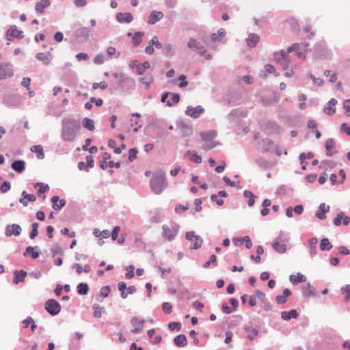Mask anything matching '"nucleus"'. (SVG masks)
<instances>
[{"mask_svg": "<svg viewBox=\"0 0 350 350\" xmlns=\"http://www.w3.org/2000/svg\"><path fill=\"white\" fill-rule=\"evenodd\" d=\"M167 184L165 173L162 170L156 172L150 180V189L156 194H161Z\"/></svg>", "mask_w": 350, "mask_h": 350, "instance_id": "f257e3e1", "label": "nucleus"}, {"mask_svg": "<svg viewBox=\"0 0 350 350\" xmlns=\"http://www.w3.org/2000/svg\"><path fill=\"white\" fill-rule=\"evenodd\" d=\"M80 125L74 120H67L64 122V126L62 132V137L64 141L72 142L77 132L79 130Z\"/></svg>", "mask_w": 350, "mask_h": 350, "instance_id": "f03ea898", "label": "nucleus"}, {"mask_svg": "<svg viewBox=\"0 0 350 350\" xmlns=\"http://www.w3.org/2000/svg\"><path fill=\"white\" fill-rule=\"evenodd\" d=\"M216 132L215 131H209V132H205V133H201L200 135L202 139V142H204V144L202 147V149L205 150H209L215 146H217V143L215 142V138L216 137Z\"/></svg>", "mask_w": 350, "mask_h": 350, "instance_id": "7ed1b4c3", "label": "nucleus"}, {"mask_svg": "<svg viewBox=\"0 0 350 350\" xmlns=\"http://www.w3.org/2000/svg\"><path fill=\"white\" fill-rule=\"evenodd\" d=\"M162 229V237L167 241H172L175 239L178 232V226L174 223H171L170 225H163Z\"/></svg>", "mask_w": 350, "mask_h": 350, "instance_id": "20e7f679", "label": "nucleus"}, {"mask_svg": "<svg viewBox=\"0 0 350 350\" xmlns=\"http://www.w3.org/2000/svg\"><path fill=\"white\" fill-rule=\"evenodd\" d=\"M46 310L52 316L58 314L61 311V306L57 301L53 299H49L45 303Z\"/></svg>", "mask_w": 350, "mask_h": 350, "instance_id": "39448f33", "label": "nucleus"}, {"mask_svg": "<svg viewBox=\"0 0 350 350\" xmlns=\"http://www.w3.org/2000/svg\"><path fill=\"white\" fill-rule=\"evenodd\" d=\"M185 237L187 240L193 243V246L191 247V249L198 250L202 246L203 240L200 236L196 235L195 232H187Z\"/></svg>", "mask_w": 350, "mask_h": 350, "instance_id": "423d86ee", "label": "nucleus"}, {"mask_svg": "<svg viewBox=\"0 0 350 350\" xmlns=\"http://www.w3.org/2000/svg\"><path fill=\"white\" fill-rule=\"evenodd\" d=\"M187 46L190 49H198L199 51L200 55L204 56L206 59L209 60L212 59L211 55H205L206 52V50L202 46H200V43L196 39L190 38L187 43Z\"/></svg>", "mask_w": 350, "mask_h": 350, "instance_id": "0eeeda50", "label": "nucleus"}, {"mask_svg": "<svg viewBox=\"0 0 350 350\" xmlns=\"http://www.w3.org/2000/svg\"><path fill=\"white\" fill-rule=\"evenodd\" d=\"M274 57L284 70L287 69L289 61L285 51H281L278 53H275L274 54Z\"/></svg>", "mask_w": 350, "mask_h": 350, "instance_id": "6e6552de", "label": "nucleus"}, {"mask_svg": "<svg viewBox=\"0 0 350 350\" xmlns=\"http://www.w3.org/2000/svg\"><path fill=\"white\" fill-rule=\"evenodd\" d=\"M23 37V31L18 30L15 25L10 27L6 32V38L9 41L12 40L15 38H22Z\"/></svg>", "mask_w": 350, "mask_h": 350, "instance_id": "1a4fd4ad", "label": "nucleus"}, {"mask_svg": "<svg viewBox=\"0 0 350 350\" xmlns=\"http://www.w3.org/2000/svg\"><path fill=\"white\" fill-rule=\"evenodd\" d=\"M144 322V319L139 320L137 317H133L131 323L134 328L131 330V332L133 334L141 333L143 331V324Z\"/></svg>", "mask_w": 350, "mask_h": 350, "instance_id": "9d476101", "label": "nucleus"}, {"mask_svg": "<svg viewBox=\"0 0 350 350\" xmlns=\"http://www.w3.org/2000/svg\"><path fill=\"white\" fill-rule=\"evenodd\" d=\"M21 232V228L18 224L8 225L5 230V235L7 237L19 236Z\"/></svg>", "mask_w": 350, "mask_h": 350, "instance_id": "9b49d317", "label": "nucleus"}, {"mask_svg": "<svg viewBox=\"0 0 350 350\" xmlns=\"http://www.w3.org/2000/svg\"><path fill=\"white\" fill-rule=\"evenodd\" d=\"M204 108L200 105L196 107L189 106L187 108L186 114L192 118H197L204 112Z\"/></svg>", "mask_w": 350, "mask_h": 350, "instance_id": "f8f14e48", "label": "nucleus"}, {"mask_svg": "<svg viewBox=\"0 0 350 350\" xmlns=\"http://www.w3.org/2000/svg\"><path fill=\"white\" fill-rule=\"evenodd\" d=\"M13 75V71L9 64H0V80L11 77Z\"/></svg>", "mask_w": 350, "mask_h": 350, "instance_id": "ddd939ff", "label": "nucleus"}, {"mask_svg": "<svg viewBox=\"0 0 350 350\" xmlns=\"http://www.w3.org/2000/svg\"><path fill=\"white\" fill-rule=\"evenodd\" d=\"M302 293L305 297H315L317 295L315 289L310 283H307L303 286Z\"/></svg>", "mask_w": 350, "mask_h": 350, "instance_id": "4468645a", "label": "nucleus"}, {"mask_svg": "<svg viewBox=\"0 0 350 350\" xmlns=\"http://www.w3.org/2000/svg\"><path fill=\"white\" fill-rule=\"evenodd\" d=\"M116 19L120 23H131L133 20V16L130 12H120L116 15Z\"/></svg>", "mask_w": 350, "mask_h": 350, "instance_id": "2eb2a0df", "label": "nucleus"}, {"mask_svg": "<svg viewBox=\"0 0 350 350\" xmlns=\"http://www.w3.org/2000/svg\"><path fill=\"white\" fill-rule=\"evenodd\" d=\"M299 316V313L295 309H292L290 311H283L281 313V317L283 320L289 321L291 319H296Z\"/></svg>", "mask_w": 350, "mask_h": 350, "instance_id": "dca6fc26", "label": "nucleus"}, {"mask_svg": "<svg viewBox=\"0 0 350 350\" xmlns=\"http://www.w3.org/2000/svg\"><path fill=\"white\" fill-rule=\"evenodd\" d=\"M174 343L178 347H184L187 345V339L185 334H179L174 338Z\"/></svg>", "mask_w": 350, "mask_h": 350, "instance_id": "f3484780", "label": "nucleus"}, {"mask_svg": "<svg viewBox=\"0 0 350 350\" xmlns=\"http://www.w3.org/2000/svg\"><path fill=\"white\" fill-rule=\"evenodd\" d=\"M51 4L50 0H40L36 4L35 10L38 14H42L44 9L49 7Z\"/></svg>", "mask_w": 350, "mask_h": 350, "instance_id": "a211bd4d", "label": "nucleus"}, {"mask_svg": "<svg viewBox=\"0 0 350 350\" xmlns=\"http://www.w3.org/2000/svg\"><path fill=\"white\" fill-rule=\"evenodd\" d=\"M51 202L53 209L57 211L59 210L66 204V200L64 199L59 200V197L57 196H54L51 198Z\"/></svg>", "mask_w": 350, "mask_h": 350, "instance_id": "6ab92c4d", "label": "nucleus"}, {"mask_svg": "<svg viewBox=\"0 0 350 350\" xmlns=\"http://www.w3.org/2000/svg\"><path fill=\"white\" fill-rule=\"evenodd\" d=\"M27 275V272L23 270L14 271L13 283L18 284L19 282H23Z\"/></svg>", "mask_w": 350, "mask_h": 350, "instance_id": "aec40b11", "label": "nucleus"}, {"mask_svg": "<svg viewBox=\"0 0 350 350\" xmlns=\"http://www.w3.org/2000/svg\"><path fill=\"white\" fill-rule=\"evenodd\" d=\"M163 17V14L160 11H153L151 12L149 18L148 23L154 24L157 21H160Z\"/></svg>", "mask_w": 350, "mask_h": 350, "instance_id": "412c9836", "label": "nucleus"}, {"mask_svg": "<svg viewBox=\"0 0 350 350\" xmlns=\"http://www.w3.org/2000/svg\"><path fill=\"white\" fill-rule=\"evenodd\" d=\"M329 211V206L325 204V203H322L319 208V210L317 211L316 213V216L319 219H323L325 218V213H328Z\"/></svg>", "mask_w": 350, "mask_h": 350, "instance_id": "4be33fe9", "label": "nucleus"}, {"mask_svg": "<svg viewBox=\"0 0 350 350\" xmlns=\"http://www.w3.org/2000/svg\"><path fill=\"white\" fill-rule=\"evenodd\" d=\"M260 40V36L256 33H250L246 39L247 45L251 48L254 47Z\"/></svg>", "mask_w": 350, "mask_h": 350, "instance_id": "5701e85b", "label": "nucleus"}, {"mask_svg": "<svg viewBox=\"0 0 350 350\" xmlns=\"http://www.w3.org/2000/svg\"><path fill=\"white\" fill-rule=\"evenodd\" d=\"M36 58L42 62L44 64H49L51 59H52V55L49 52L46 53H38L36 55Z\"/></svg>", "mask_w": 350, "mask_h": 350, "instance_id": "b1692460", "label": "nucleus"}, {"mask_svg": "<svg viewBox=\"0 0 350 350\" xmlns=\"http://www.w3.org/2000/svg\"><path fill=\"white\" fill-rule=\"evenodd\" d=\"M22 196L23 198H21L19 201L25 206H27L28 202H34L36 200V197L35 195L28 194L25 191H23Z\"/></svg>", "mask_w": 350, "mask_h": 350, "instance_id": "393cba45", "label": "nucleus"}, {"mask_svg": "<svg viewBox=\"0 0 350 350\" xmlns=\"http://www.w3.org/2000/svg\"><path fill=\"white\" fill-rule=\"evenodd\" d=\"M291 291L288 288H285L283 291L282 295H278L275 297V301L278 304H283L286 302L287 297L291 295Z\"/></svg>", "mask_w": 350, "mask_h": 350, "instance_id": "a878e982", "label": "nucleus"}, {"mask_svg": "<svg viewBox=\"0 0 350 350\" xmlns=\"http://www.w3.org/2000/svg\"><path fill=\"white\" fill-rule=\"evenodd\" d=\"M30 150L37 154V157L39 159H43L44 158V152L42 146L35 145L32 146Z\"/></svg>", "mask_w": 350, "mask_h": 350, "instance_id": "bb28decb", "label": "nucleus"}, {"mask_svg": "<svg viewBox=\"0 0 350 350\" xmlns=\"http://www.w3.org/2000/svg\"><path fill=\"white\" fill-rule=\"evenodd\" d=\"M289 280L293 284H296L299 282H304L306 281V278L305 275H302L300 273H298L297 275H291L289 276Z\"/></svg>", "mask_w": 350, "mask_h": 350, "instance_id": "cd10ccee", "label": "nucleus"}, {"mask_svg": "<svg viewBox=\"0 0 350 350\" xmlns=\"http://www.w3.org/2000/svg\"><path fill=\"white\" fill-rule=\"evenodd\" d=\"M281 243V241L276 239L273 243L272 247L277 252L283 254L286 251V245Z\"/></svg>", "mask_w": 350, "mask_h": 350, "instance_id": "c85d7f7f", "label": "nucleus"}, {"mask_svg": "<svg viewBox=\"0 0 350 350\" xmlns=\"http://www.w3.org/2000/svg\"><path fill=\"white\" fill-rule=\"evenodd\" d=\"M25 163L22 160L15 161L12 163V167L18 173H22L25 170Z\"/></svg>", "mask_w": 350, "mask_h": 350, "instance_id": "c756f323", "label": "nucleus"}, {"mask_svg": "<svg viewBox=\"0 0 350 350\" xmlns=\"http://www.w3.org/2000/svg\"><path fill=\"white\" fill-rule=\"evenodd\" d=\"M326 151H327V156H332L334 152L333 150L335 148V142L333 139H328L325 144Z\"/></svg>", "mask_w": 350, "mask_h": 350, "instance_id": "7c9ffc66", "label": "nucleus"}, {"mask_svg": "<svg viewBox=\"0 0 350 350\" xmlns=\"http://www.w3.org/2000/svg\"><path fill=\"white\" fill-rule=\"evenodd\" d=\"M25 256L31 255V257L33 259L37 258L40 254L38 252L34 251V247L32 246H28L26 247L25 252L23 253Z\"/></svg>", "mask_w": 350, "mask_h": 350, "instance_id": "2f4dec72", "label": "nucleus"}, {"mask_svg": "<svg viewBox=\"0 0 350 350\" xmlns=\"http://www.w3.org/2000/svg\"><path fill=\"white\" fill-rule=\"evenodd\" d=\"M77 293L81 295H85L89 291V286L86 283H79L77 286Z\"/></svg>", "mask_w": 350, "mask_h": 350, "instance_id": "473e14b6", "label": "nucleus"}, {"mask_svg": "<svg viewBox=\"0 0 350 350\" xmlns=\"http://www.w3.org/2000/svg\"><path fill=\"white\" fill-rule=\"evenodd\" d=\"M332 244L329 241L328 239L323 238L321 241L320 249L322 251H329L332 248Z\"/></svg>", "mask_w": 350, "mask_h": 350, "instance_id": "72a5a7b5", "label": "nucleus"}, {"mask_svg": "<svg viewBox=\"0 0 350 350\" xmlns=\"http://www.w3.org/2000/svg\"><path fill=\"white\" fill-rule=\"evenodd\" d=\"M245 330L249 333L247 338L250 340H253L258 334V331L257 329L251 327L250 326H245Z\"/></svg>", "mask_w": 350, "mask_h": 350, "instance_id": "f704fd0d", "label": "nucleus"}, {"mask_svg": "<svg viewBox=\"0 0 350 350\" xmlns=\"http://www.w3.org/2000/svg\"><path fill=\"white\" fill-rule=\"evenodd\" d=\"M150 65L148 61L144 62L143 64H137L136 66L137 71L139 75H143L146 70L150 68Z\"/></svg>", "mask_w": 350, "mask_h": 350, "instance_id": "c9c22d12", "label": "nucleus"}, {"mask_svg": "<svg viewBox=\"0 0 350 350\" xmlns=\"http://www.w3.org/2000/svg\"><path fill=\"white\" fill-rule=\"evenodd\" d=\"M186 155L189 157V159L190 161L196 163H200L202 162V158L200 156L198 155L195 152H192L191 151H188L186 153Z\"/></svg>", "mask_w": 350, "mask_h": 350, "instance_id": "e433bc0d", "label": "nucleus"}, {"mask_svg": "<svg viewBox=\"0 0 350 350\" xmlns=\"http://www.w3.org/2000/svg\"><path fill=\"white\" fill-rule=\"evenodd\" d=\"M318 243V239L315 237H313L309 240V245L310 246V253L312 256L317 254V246L316 245Z\"/></svg>", "mask_w": 350, "mask_h": 350, "instance_id": "4c0bfd02", "label": "nucleus"}, {"mask_svg": "<svg viewBox=\"0 0 350 350\" xmlns=\"http://www.w3.org/2000/svg\"><path fill=\"white\" fill-rule=\"evenodd\" d=\"M144 33L141 31L136 32L132 38V42L135 46H138L142 40Z\"/></svg>", "mask_w": 350, "mask_h": 350, "instance_id": "58836bf2", "label": "nucleus"}, {"mask_svg": "<svg viewBox=\"0 0 350 350\" xmlns=\"http://www.w3.org/2000/svg\"><path fill=\"white\" fill-rule=\"evenodd\" d=\"M83 125L90 131H94L95 129L94 120L88 118L83 120Z\"/></svg>", "mask_w": 350, "mask_h": 350, "instance_id": "ea45409f", "label": "nucleus"}, {"mask_svg": "<svg viewBox=\"0 0 350 350\" xmlns=\"http://www.w3.org/2000/svg\"><path fill=\"white\" fill-rule=\"evenodd\" d=\"M94 310V317L96 318L101 317L102 313L104 311V308L100 307L98 304H94L92 305Z\"/></svg>", "mask_w": 350, "mask_h": 350, "instance_id": "a19ab883", "label": "nucleus"}, {"mask_svg": "<svg viewBox=\"0 0 350 350\" xmlns=\"http://www.w3.org/2000/svg\"><path fill=\"white\" fill-rule=\"evenodd\" d=\"M180 100V96L178 94H172L170 99L167 101V104L168 106H172L176 103H178Z\"/></svg>", "mask_w": 350, "mask_h": 350, "instance_id": "79ce46f5", "label": "nucleus"}, {"mask_svg": "<svg viewBox=\"0 0 350 350\" xmlns=\"http://www.w3.org/2000/svg\"><path fill=\"white\" fill-rule=\"evenodd\" d=\"M39 186V189L38 191V196H41L42 193H45L49 189V187L47 185H44L42 183H36L34 185L35 187Z\"/></svg>", "mask_w": 350, "mask_h": 350, "instance_id": "37998d69", "label": "nucleus"}, {"mask_svg": "<svg viewBox=\"0 0 350 350\" xmlns=\"http://www.w3.org/2000/svg\"><path fill=\"white\" fill-rule=\"evenodd\" d=\"M244 196L245 197L249 198L247 202L248 206H253L255 202V196H254V194L251 191H245L244 192Z\"/></svg>", "mask_w": 350, "mask_h": 350, "instance_id": "c03bdc74", "label": "nucleus"}, {"mask_svg": "<svg viewBox=\"0 0 350 350\" xmlns=\"http://www.w3.org/2000/svg\"><path fill=\"white\" fill-rule=\"evenodd\" d=\"M340 291L342 294H345V301L350 300V284H347L346 286L342 287Z\"/></svg>", "mask_w": 350, "mask_h": 350, "instance_id": "a18cd8bd", "label": "nucleus"}, {"mask_svg": "<svg viewBox=\"0 0 350 350\" xmlns=\"http://www.w3.org/2000/svg\"><path fill=\"white\" fill-rule=\"evenodd\" d=\"M213 264V265L215 267L217 266V256L215 255V254H213L210 257V259L208 261L206 262L204 265H203V267L206 269L208 268L211 264Z\"/></svg>", "mask_w": 350, "mask_h": 350, "instance_id": "49530a36", "label": "nucleus"}, {"mask_svg": "<svg viewBox=\"0 0 350 350\" xmlns=\"http://www.w3.org/2000/svg\"><path fill=\"white\" fill-rule=\"evenodd\" d=\"M38 226H39V224L38 223H33L32 224V230H31V231L30 232V234H29L30 239H35L36 237L38 236Z\"/></svg>", "mask_w": 350, "mask_h": 350, "instance_id": "de8ad7c7", "label": "nucleus"}, {"mask_svg": "<svg viewBox=\"0 0 350 350\" xmlns=\"http://www.w3.org/2000/svg\"><path fill=\"white\" fill-rule=\"evenodd\" d=\"M108 87L107 83L105 81H102L100 83H94L92 85V89L94 90L100 88L102 90H105Z\"/></svg>", "mask_w": 350, "mask_h": 350, "instance_id": "09e8293b", "label": "nucleus"}, {"mask_svg": "<svg viewBox=\"0 0 350 350\" xmlns=\"http://www.w3.org/2000/svg\"><path fill=\"white\" fill-rule=\"evenodd\" d=\"M181 326L182 325L179 322H170L168 324V328L171 331H173L174 329H177L178 331H179L181 328Z\"/></svg>", "mask_w": 350, "mask_h": 350, "instance_id": "8fccbe9b", "label": "nucleus"}, {"mask_svg": "<svg viewBox=\"0 0 350 350\" xmlns=\"http://www.w3.org/2000/svg\"><path fill=\"white\" fill-rule=\"evenodd\" d=\"M277 240H279L281 242H288L289 240V236L287 233L284 231H280V234Z\"/></svg>", "mask_w": 350, "mask_h": 350, "instance_id": "3c124183", "label": "nucleus"}, {"mask_svg": "<svg viewBox=\"0 0 350 350\" xmlns=\"http://www.w3.org/2000/svg\"><path fill=\"white\" fill-rule=\"evenodd\" d=\"M138 151L136 148H131L129 151V159L130 161H134L137 158Z\"/></svg>", "mask_w": 350, "mask_h": 350, "instance_id": "603ef678", "label": "nucleus"}, {"mask_svg": "<svg viewBox=\"0 0 350 350\" xmlns=\"http://www.w3.org/2000/svg\"><path fill=\"white\" fill-rule=\"evenodd\" d=\"M110 292V287L109 286H103L100 288V294L103 297H107Z\"/></svg>", "mask_w": 350, "mask_h": 350, "instance_id": "864d4df0", "label": "nucleus"}, {"mask_svg": "<svg viewBox=\"0 0 350 350\" xmlns=\"http://www.w3.org/2000/svg\"><path fill=\"white\" fill-rule=\"evenodd\" d=\"M162 309L166 314H170L172 311V305L168 302H164L162 304Z\"/></svg>", "mask_w": 350, "mask_h": 350, "instance_id": "5fc2aeb1", "label": "nucleus"}, {"mask_svg": "<svg viewBox=\"0 0 350 350\" xmlns=\"http://www.w3.org/2000/svg\"><path fill=\"white\" fill-rule=\"evenodd\" d=\"M120 230V226H115L111 233V239L113 241H116L118 239V233Z\"/></svg>", "mask_w": 350, "mask_h": 350, "instance_id": "6e6d98bb", "label": "nucleus"}, {"mask_svg": "<svg viewBox=\"0 0 350 350\" xmlns=\"http://www.w3.org/2000/svg\"><path fill=\"white\" fill-rule=\"evenodd\" d=\"M286 23H289L293 29H298V23L297 20L294 18H288L286 21Z\"/></svg>", "mask_w": 350, "mask_h": 350, "instance_id": "4d7b16f0", "label": "nucleus"}, {"mask_svg": "<svg viewBox=\"0 0 350 350\" xmlns=\"http://www.w3.org/2000/svg\"><path fill=\"white\" fill-rule=\"evenodd\" d=\"M150 44H151L152 46L153 45H155V46L157 48V49H161L162 47V44L159 41V39L157 36H154L151 40L149 42Z\"/></svg>", "mask_w": 350, "mask_h": 350, "instance_id": "13d9d810", "label": "nucleus"}, {"mask_svg": "<svg viewBox=\"0 0 350 350\" xmlns=\"http://www.w3.org/2000/svg\"><path fill=\"white\" fill-rule=\"evenodd\" d=\"M141 82L144 83L146 85V86H148L150 83H151L153 81V77L151 75H148L144 77H142L140 79Z\"/></svg>", "mask_w": 350, "mask_h": 350, "instance_id": "bf43d9fd", "label": "nucleus"}, {"mask_svg": "<svg viewBox=\"0 0 350 350\" xmlns=\"http://www.w3.org/2000/svg\"><path fill=\"white\" fill-rule=\"evenodd\" d=\"M113 77L118 79L119 85H121L125 81V77L123 74L115 72Z\"/></svg>", "mask_w": 350, "mask_h": 350, "instance_id": "052dcab7", "label": "nucleus"}, {"mask_svg": "<svg viewBox=\"0 0 350 350\" xmlns=\"http://www.w3.org/2000/svg\"><path fill=\"white\" fill-rule=\"evenodd\" d=\"M343 107L345 110V113L347 114V116H350V99H347V100H345V102L343 103Z\"/></svg>", "mask_w": 350, "mask_h": 350, "instance_id": "680f3d73", "label": "nucleus"}, {"mask_svg": "<svg viewBox=\"0 0 350 350\" xmlns=\"http://www.w3.org/2000/svg\"><path fill=\"white\" fill-rule=\"evenodd\" d=\"M78 32L81 36H88L90 33V30L87 27H81L78 30Z\"/></svg>", "mask_w": 350, "mask_h": 350, "instance_id": "e2e57ef3", "label": "nucleus"}, {"mask_svg": "<svg viewBox=\"0 0 350 350\" xmlns=\"http://www.w3.org/2000/svg\"><path fill=\"white\" fill-rule=\"evenodd\" d=\"M105 62V59H104V56L101 54H98L97 55L94 59V62L96 64H103Z\"/></svg>", "mask_w": 350, "mask_h": 350, "instance_id": "0e129e2a", "label": "nucleus"}, {"mask_svg": "<svg viewBox=\"0 0 350 350\" xmlns=\"http://www.w3.org/2000/svg\"><path fill=\"white\" fill-rule=\"evenodd\" d=\"M336 109L334 107L328 105L324 108V112L327 115H332L335 113Z\"/></svg>", "mask_w": 350, "mask_h": 350, "instance_id": "69168bd1", "label": "nucleus"}, {"mask_svg": "<svg viewBox=\"0 0 350 350\" xmlns=\"http://www.w3.org/2000/svg\"><path fill=\"white\" fill-rule=\"evenodd\" d=\"M10 189V183L9 182H4L1 185V187H0V189L1 191V192L3 193H5L7 192L8 191H9Z\"/></svg>", "mask_w": 350, "mask_h": 350, "instance_id": "338daca9", "label": "nucleus"}, {"mask_svg": "<svg viewBox=\"0 0 350 350\" xmlns=\"http://www.w3.org/2000/svg\"><path fill=\"white\" fill-rule=\"evenodd\" d=\"M76 58L78 61L87 60L89 59V56L87 53H80L76 55Z\"/></svg>", "mask_w": 350, "mask_h": 350, "instance_id": "774afa93", "label": "nucleus"}]
</instances>
